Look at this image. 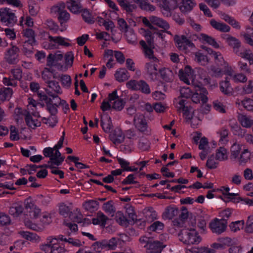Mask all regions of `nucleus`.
I'll return each mask as SVG.
<instances>
[{
  "mask_svg": "<svg viewBox=\"0 0 253 253\" xmlns=\"http://www.w3.org/2000/svg\"><path fill=\"white\" fill-rule=\"evenodd\" d=\"M204 71L199 69L198 74H195L194 70L189 65H186L183 69L179 71L178 76L181 81L187 84H192L198 85L199 84L208 85L210 82L208 79L204 76Z\"/></svg>",
  "mask_w": 253,
  "mask_h": 253,
  "instance_id": "f257e3e1",
  "label": "nucleus"
},
{
  "mask_svg": "<svg viewBox=\"0 0 253 253\" xmlns=\"http://www.w3.org/2000/svg\"><path fill=\"white\" fill-rule=\"evenodd\" d=\"M242 144L235 142L230 148L231 160L237 162L239 166L245 165L253 160V152L246 147L242 149Z\"/></svg>",
  "mask_w": 253,
  "mask_h": 253,
  "instance_id": "f03ea898",
  "label": "nucleus"
},
{
  "mask_svg": "<svg viewBox=\"0 0 253 253\" xmlns=\"http://www.w3.org/2000/svg\"><path fill=\"white\" fill-rule=\"evenodd\" d=\"M65 132H63V135L60 138L58 143L53 147H46L43 150V154L46 157L50 158L48 164L59 166L64 161V157L61 156L58 149L62 147L64 139Z\"/></svg>",
  "mask_w": 253,
  "mask_h": 253,
  "instance_id": "7ed1b4c3",
  "label": "nucleus"
},
{
  "mask_svg": "<svg viewBox=\"0 0 253 253\" xmlns=\"http://www.w3.org/2000/svg\"><path fill=\"white\" fill-rule=\"evenodd\" d=\"M126 101L118 96L117 89L109 93L108 101L104 100L100 106L103 111H106L113 109L117 111L122 110L125 107Z\"/></svg>",
  "mask_w": 253,
  "mask_h": 253,
  "instance_id": "20e7f679",
  "label": "nucleus"
},
{
  "mask_svg": "<svg viewBox=\"0 0 253 253\" xmlns=\"http://www.w3.org/2000/svg\"><path fill=\"white\" fill-rule=\"evenodd\" d=\"M120 6L126 12H132L137 8L138 4L139 7L147 11H153L155 10V7L150 3L148 0H132L135 3H132L127 0H116Z\"/></svg>",
  "mask_w": 253,
  "mask_h": 253,
  "instance_id": "39448f33",
  "label": "nucleus"
},
{
  "mask_svg": "<svg viewBox=\"0 0 253 253\" xmlns=\"http://www.w3.org/2000/svg\"><path fill=\"white\" fill-rule=\"evenodd\" d=\"M179 239L187 245H197L202 238L198 232L194 229H183L178 234Z\"/></svg>",
  "mask_w": 253,
  "mask_h": 253,
  "instance_id": "423d86ee",
  "label": "nucleus"
},
{
  "mask_svg": "<svg viewBox=\"0 0 253 253\" xmlns=\"http://www.w3.org/2000/svg\"><path fill=\"white\" fill-rule=\"evenodd\" d=\"M57 238L50 236L46 239V243L40 246V249L47 253L49 251V253H65L66 252L65 249L62 247L59 243Z\"/></svg>",
  "mask_w": 253,
  "mask_h": 253,
  "instance_id": "0eeeda50",
  "label": "nucleus"
},
{
  "mask_svg": "<svg viewBox=\"0 0 253 253\" xmlns=\"http://www.w3.org/2000/svg\"><path fill=\"white\" fill-rule=\"evenodd\" d=\"M205 84H199L198 85H194L195 87L194 91L191 97L192 101L195 103L202 102L203 104L206 103L208 100V91L203 86Z\"/></svg>",
  "mask_w": 253,
  "mask_h": 253,
  "instance_id": "6e6552de",
  "label": "nucleus"
},
{
  "mask_svg": "<svg viewBox=\"0 0 253 253\" xmlns=\"http://www.w3.org/2000/svg\"><path fill=\"white\" fill-rule=\"evenodd\" d=\"M0 20L6 26H13L17 22V17L11 9L1 8H0Z\"/></svg>",
  "mask_w": 253,
  "mask_h": 253,
  "instance_id": "1a4fd4ad",
  "label": "nucleus"
},
{
  "mask_svg": "<svg viewBox=\"0 0 253 253\" xmlns=\"http://www.w3.org/2000/svg\"><path fill=\"white\" fill-rule=\"evenodd\" d=\"M174 40L176 47L185 53H189L195 48L194 44L184 36H175Z\"/></svg>",
  "mask_w": 253,
  "mask_h": 253,
  "instance_id": "9d476101",
  "label": "nucleus"
},
{
  "mask_svg": "<svg viewBox=\"0 0 253 253\" xmlns=\"http://www.w3.org/2000/svg\"><path fill=\"white\" fill-rule=\"evenodd\" d=\"M227 221L223 219L215 218L209 224V228L213 233L220 234L225 231Z\"/></svg>",
  "mask_w": 253,
  "mask_h": 253,
  "instance_id": "9b49d317",
  "label": "nucleus"
},
{
  "mask_svg": "<svg viewBox=\"0 0 253 253\" xmlns=\"http://www.w3.org/2000/svg\"><path fill=\"white\" fill-rule=\"evenodd\" d=\"M19 48L16 45H11L4 53V59L9 64L16 63L19 60Z\"/></svg>",
  "mask_w": 253,
  "mask_h": 253,
  "instance_id": "f8f14e48",
  "label": "nucleus"
},
{
  "mask_svg": "<svg viewBox=\"0 0 253 253\" xmlns=\"http://www.w3.org/2000/svg\"><path fill=\"white\" fill-rule=\"evenodd\" d=\"M24 206L27 212L29 213L31 219H36L41 213V210L35 205L31 198H27L24 202Z\"/></svg>",
  "mask_w": 253,
  "mask_h": 253,
  "instance_id": "ddd939ff",
  "label": "nucleus"
},
{
  "mask_svg": "<svg viewBox=\"0 0 253 253\" xmlns=\"http://www.w3.org/2000/svg\"><path fill=\"white\" fill-rule=\"evenodd\" d=\"M158 5L164 14L168 15L171 10L177 8L178 1L177 0H162Z\"/></svg>",
  "mask_w": 253,
  "mask_h": 253,
  "instance_id": "4468645a",
  "label": "nucleus"
},
{
  "mask_svg": "<svg viewBox=\"0 0 253 253\" xmlns=\"http://www.w3.org/2000/svg\"><path fill=\"white\" fill-rule=\"evenodd\" d=\"M158 63L152 61V62L147 63L145 67V72L146 75L152 80L157 79L158 76Z\"/></svg>",
  "mask_w": 253,
  "mask_h": 253,
  "instance_id": "2eb2a0df",
  "label": "nucleus"
},
{
  "mask_svg": "<svg viewBox=\"0 0 253 253\" xmlns=\"http://www.w3.org/2000/svg\"><path fill=\"white\" fill-rule=\"evenodd\" d=\"M225 74L232 78V80L235 83H244L247 81V76L241 73H234V70L229 67L225 71Z\"/></svg>",
  "mask_w": 253,
  "mask_h": 253,
  "instance_id": "dca6fc26",
  "label": "nucleus"
},
{
  "mask_svg": "<svg viewBox=\"0 0 253 253\" xmlns=\"http://www.w3.org/2000/svg\"><path fill=\"white\" fill-rule=\"evenodd\" d=\"M195 112L192 108H188L183 112V115L185 119L187 120L191 121L192 125L195 127L199 124L201 121L200 116H196Z\"/></svg>",
  "mask_w": 253,
  "mask_h": 253,
  "instance_id": "f3484780",
  "label": "nucleus"
},
{
  "mask_svg": "<svg viewBox=\"0 0 253 253\" xmlns=\"http://www.w3.org/2000/svg\"><path fill=\"white\" fill-rule=\"evenodd\" d=\"M70 208L68 206L64 204H62L59 206V213L63 216L66 217L68 215L72 216V219H73L74 222L80 223L82 222V214L79 213L77 216H75L72 214L70 213Z\"/></svg>",
  "mask_w": 253,
  "mask_h": 253,
  "instance_id": "a211bd4d",
  "label": "nucleus"
},
{
  "mask_svg": "<svg viewBox=\"0 0 253 253\" xmlns=\"http://www.w3.org/2000/svg\"><path fill=\"white\" fill-rule=\"evenodd\" d=\"M135 127L140 131H145L147 129V123L144 116L142 114H136L134 119Z\"/></svg>",
  "mask_w": 253,
  "mask_h": 253,
  "instance_id": "6ab92c4d",
  "label": "nucleus"
},
{
  "mask_svg": "<svg viewBox=\"0 0 253 253\" xmlns=\"http://www.w3.org/2000/svg\"><path fill=\"white\" fill-rule=\"evenodd\" d=\"M147 253H161L165 246L159 241L151 242L150 244L145 245Z\"/></svg>",
  "mask_w": 253,
  "mask_h": 253,
  "instance_id": "aec40b11",
  "label": "nucleus"
},
{
  "mask_svg": "<svg viewBox=\"0 0 253 253\" xmlns=\"http://www.w3.org/2000/svg\"><path fill=\"white\" fill-rule=\"evenodd\" d=\"M63 58V55L60 51L54 54H49L47 58V65L49 67L56 66Z\"/></svg>",
  "mask_w": 253,
  "mask_h": 253,
  "instance_id": "412c9836",
  "label": "nucleus"
},
{
  "mask_svg": "<svg viewBox=\"0 0 253 253\" xmlns=\"http://www.w3.org/2000/svg\"><path fill=\"white\" fill-rule=\"evenodd\" d=\"M39 104L37 103L36 101L33 98H28V104L27 105V111L25 114H29L32 115L36 118H40V115L39 113L37 111V106Z\"/></svg>",
  "mask_w": 253,
  "mask_h": 253,
  "instance_id": "4be33fe9",
  "label": "nucleus"
},
{
  "mask_svg": "<svg viewBox=\"0 0 253 253\" xmlns=\"http://www.w3.org/2000/svg\"><path fill=\"white\" fill-rule=\"evenodd\" d=\"M219 243H214L211 245L210 249L214 250V253L216 250L223 249L225 246H230L232 242V239L230 238L226 237L218 239Z\"/></svg>",
  "mask_w": 253,
  "mask_h": 253,
  "instance_id": "5701e85b",
  "label": "nucleus"
},
{
  "mask_svg": "<svg viewBox=\"0 0 253 253\" xmlns=\"http://www.w3.org/2000/svg\"><path fill=\"white\" fill-rule=\"evenodd\" d=\"M222 38L228 45L233 48L234 51L236 54H238L239 47L240 46V42L239 40L229 35H224L222 36Z\"/></svg>",
  "mask_w": 253,
  "mask_h": 253,
  "instance_id": "b1692460",
  "label": "nucleus"
},
{
  "mask_svg": "<svg viewBox=\"0 0 253 253\" xmlns=\"http://www.w3.org/2000/svg\"><path fill=\"white\" fill-rule=\"evenodd\" d=\"M216 160L219 162H224L228 159V150L224 147H220L217 148L214 155Z\"/></svg>",
  "mask_w": 253,
  "mask_h": 253,
  "instance_id": "393cba45",
  "label": "nucleus"
},
{
  "mask_svg": "<svg viewBox=\"0 0 253 253\" xmlns=\"http://www.w3.org/2000/svg\"><path fill=\"white\" fill-rule=\"evenodd\" d=\"M117 241L115 238H113L109 240H103L97 244V246L103 249H107L108 250H115L117 247Z\"/></svg>",
  "mask_w": 253,
  "mask_h": 253,
  "instance_id": "a878e982",
  "label": "nucleus"
},
{
  "mask_svg": "<svg viewBox=\"0 0 253 253\" xmlns=\"http://www.w3.org/2000/svg\"><path fill=\"white\" fill-rule=\"evenodd\" d=\"M25 121L27 126L32 129H35L41 125V122L37 118H33L31 115L25 114Z\"/></svg>",
  "mask_w": 253,
  "mask_h": 253,
  "instance_id": "bb28decb",
  "label": "nucleus"
},
{
  "mask_svg": "<svg viewBox=\"0 0 253 253\" xmlns=\"http://www.w3.org/2000/svg\"><path fill=\"white\" fill-rule=\"evenodd\" d=\"M114 77L118 82L121 83L127 80L129 78V75L126 69L120 68L115 72Z\"/></svg>",
  "mask_w": 253,
  "mask_h": 253,
  "instance_id": "cd10ccee",
  "label": "nucleus"
},
{
  "mask_svg": "<svg viewBox=\"0 0 253 253\" xmlns=\"http://www.w3.org/2000/svg\"><path fill=\"white\" fill-rule=\"evenodd\" d=\"M202 48L206 50L209 54L212 55L217 63L219 62V64L224 65L225 67L227 66V63L224 61L220 53L213 51L211 48H207L204 46H202Z\"/></svg>",
  "mask_w": 253,
  "mask_h": 253,
  "instance_id": "c85d7f7f",
  "label": "nucleus"
},
{
  "mask_svg": "<svg viewBox=\"0 0 253 253\" xmlns=\"http://www.w3.org/2000/svg\"><path fill=\"white\" fill-rule=\"evenodd\" d=\"M150 21L152 25H155L165 30L169 28V24L163 19L155 16H150Z\"/></svg>",
  "mask_w": 253,
  "mask_h": 253,
  "instance_id": "c756f323",
  "label": "nucleus"
},
{
  "mask_svg": "<svg viewBox=\"0 0 253 253\" xmlns=\"http://www.w3.org/2000/svg\"><path fill=\"white\" fill-rule=\"evenodd\" d=\"M49 42L43 44V46L46 49H54L58 48V36L48 37Z\"/></svg>",
  "mask_w": 253,
  "mask_h": 253,
  "instance_id": "7c9ffc66",
  "label": "nucleus"
},
{
  "mask_svg": "<svg viewBox=\"0 0 253 253\" xmlns=\"http://www.w3.org/2000/svg\"><path fill=\"white\" fill-rule=\"evenodd\" d=\"M238 120L244 127L250 128L253 125V120L251 117L243 114L238 115Z\"/></svg>",
  "mask_w": 253,
  "mask_h": 253,
  "instance_id": "2f4dec72",
  "label": "nucleus"
},
{
  "mask_svg": "<svg viewBox=\"0 0 253 253\" xmlns=\"http://www.w3.org/2000/svg\"><path fill=\"white\" fill-rule=\"evenodd\" d=\"M67 8L71 13L75 14L80 13L83 10L82 4L76 1L68 2Z\"/></svg>",
  "mask_w": 253,
  "mask_h": 253,
  "instance_id": "473e14b6",
  "label": "nucleus"
},
{
  "mask_svg": "<svg viewBox=\"0 0 253 253\" xmlns=\"http://www.w3.org/2000/svg\"><path fill=\"white\" fill-rule=\"evenodd\" d=\"M196 4L194 0H182L179 8L182 12H186L191 11Z\"/></svg>",
  "mask_w": 253,
  "mask_h": 253,
  "instance_id": "72a5a7b5",
  "label": "nucleus"
},
{
  "mask_svg": "<svg viewBox=\"0 0 253 253\" xmlns=\"http://www.w3.org/2000/svg\"><path fill=\"white\" fill-rule=\"evenodd\" d=\"M210 24L213 28L222 32H228L230 30V28L229 26L224 23L217 22L214 19H211L210 21Z\"/></svg>",
  "mask_w": 253,
  "mask_h": 253,
  "instance_id": "f704fd0d",
  "label": "nucleus"
},
{
  "mask_svg": "<svg viewBox=\"0 0 253 253\" xmlns=\"http://www.w3.org/2000/svg\"><path fill=\"white\" fill-rule=\"evenodd\" d=\"M65 7L64 2H59L50 8V13L53 16H57L65 10Z\"/></svg>",
  "mask_w": 253,
  "mask_h": 253,
  "instance_id": "c9c22d12",
  "label": "nucleus"
},
{
  "mask_svg": "<svg viewBox=\"0 0 253 253\" xmlns=\"http://www.w3.org/2000/svg\"><path fill=\"white\" fill-rule=\"evenodd\" d=\"M23 35L24 37L28 39V40L25 42V45L30 44L32 46L35 44V35L34 31L32 29H28L23 31Z\"/></svg>",
  "mask_w": 253,
  "mask_h": 253,
  "instance_id": "e433bc0d",
  "label": "nucleus"
},
{
  "mask_svg": "<svg viewBox=\"0 0 253 253\" xmlns=\"http://www.w3.org/2000/svg\"><path fill=\"white\" fill-rule=\"evenodd\" d=\"M110 139L115 144L120 143L124 139V135L122 130L117 129L111 134Z\"/></svg>",
  "mask_w": 253,
  "mask_h": 253,
  "instance_id": "4c0bfd02",
  "label": "nucleus"
},
{
  "mask_svg": "<svg viewBox=\"0 0 253 253\" xmlns=\"http://www.w3.org/2000/svg\"><path fill=\"white\" fill-rule=\"evenodd\" d=\"M217 190L221 192L224 195V198L226 199H224L223 200L226 202L232 200L234 196L238 195V194L230 193V188L229 187L223 186Z\"/></svg>",
  "mask_w": 253,
  "mask_h": 253,
  "instance_id": "58836bf2",
  "label": "nucleus"
},
{
  "mask_svg": "<svg viewBox=\"0 0 253 253\" xmlns=\"http://www.w3.org/2000/svg\"><path fill=\"white\" fill-rule=\"evenodd\" d=\"M198 38L203 42H205L211 45L213 47L218 48L219 47L218 43L215 41V39L212 37L209 36L207 35L204 34H201Z\"/></svg>",
  "mask_w": 253,
  "mask_h": 253,
  "instance_id": "ea45409f",
  "label": "nucleus"
},
{
  "mask_svg": "<svg viewBox=\"0 0 253 253\" xmlns=\"http://www.w3.org/2000/svg\"><path fill=\"white\" fill-rule=\"evenodd\" d=\"M108 218L102 212H98L95 218L92 219V222L94 225H100L105 226Z\"/></svg>",
  "mask_w": 253,
  "mask_h": 253,
  "instance_id": "a19ab883",
  "label": "nucleus"
},
{
  "mask_svg": "<svg viewBox=\"0 0 253 253\" xmlns=\"http://www.w3.org/2000/svg\"><path fill=\"white\" fill-rule=\"evenodd\" d=\"M244 225L245 220H241L231 222L229 225V227L232 232H237L244 228Z\"/></svg>",
  "mask_w": 253,
  "mask_h": 253,
  "instance_id": "79ce46f5",
  "label": "nucleus"
},
{
  "mask_svg": "<svg viewBox=\"0 0 253 253\" xmlns=\"http://www.w3.org/2000/svg\"><path fill=\"white\" fill-rule=\"evenodd\" d=\"M101 126L105 132L110 131L112 127V123L111 118L109 116L105 115L101 117Z\"/></svg>",
  "mask_w": 253,
  "mask_h": 253,
  "instance_id": "37998d69",
  "label": "nucleus"
},
{
  "mask_svg": "<svg viewBox=\"0 0 253 253\" xmlns=\"http://www.w3.org/2000/svg\"><path fill=\"white\" fill-rule=\"evenodd\" d=\"M97 21L100 25H103L107 31H112L115 28V25L113 22L110 20H104L102 17L98 16L97 18Z\"/></svg>",
  "mask_w": 253,
  "mask_h": 253,
  "instance_id": "c03bdc74",
  "label": "nucleus"
},
{
  "mask_svg": "<svg viewBox=\"0 0 253 253\" xmlns=\"http://www.w3.org/2000/svg\"><path fill=\"white\" fill-rule=\"evenodd\" d=\"M20 234L23 238L33 242H37L40 241V237L33 233L28 231H21Z\"/></svg>",
  "mask_w": 253,
  "mask_h": 253,
  "instance_id": "a18cd8bd",
  "label": "nucleus"
},
{
  "mask_svg": "<svg viewBox=\"0 0 253 253\" xmlns=\"http://www.w3.org/2000/svg\"><path fill=\"white\" fill-rule=\"evenodd\" d=\"M244 231L247 234H253V214L249 215L245 221Z\"/></svg>",
  "mask_w": 253,
  "mask_h": 253,
  "instance_id": "49530a36",
  "label": "nucleus"
},
{
  "mask_svg": "<svg viewBox=\"0 0 253 253\" xmlns=\"http://www.w3.org/2000/svg\"><path fill=\"white\" fill-rule=\"evenodd\" d=\"M13 94L12 89L9 87H4L0 89V100H9Z\"/></svg>",
  "mask_w": 253,
  "mask_h": 253,
  "instance_id": "de8ad7c7",
  "label": "nucleus"
},
{
  "mask_svg": "<svg viewBox=\"0 0 253 253\" xmlns=\"http://www.w3.org/2000/svg\"><path fill=\"white\" fill-rule=\"evenodd\" d=\"M186 253H214V250L210 249L209 248L206 247H193L187 250Z\"/></svg>",
  "mask_w": 253,
  "mask_h": 253,
  "instance_id": "09e8293b",
  "label": "nucleus"
},
{
  "mask_svg": "<svg viewBox=\"0 0 253 253\" xmlns=\"http://www.w3.org/2000/svg\"><path fill=\"white\" fill-rule=\"evenodd\" d=\"M220 88L221 91L225 94L230 95L232 94L233 89L228 81L226 80L222 82L220 84Z\"/></svg>",
  "mask_w": 253,
  "mask_h": 253,
  "instance_id": "8fccbe9b",
  "label": "nucleus"
},
{
  "mask_svg": "<svg viewBox=\"0 0 253 253\" xmlns=\"http://www.w3.org/2000/svg\"><path fill=\"white\" fill-rule=\"evenodd\" d=\"M231 127L234 135H238L241 137H245L247 131L239 126L236 123L231 125Z\"/></svg>",
  "mask_w": 253,
  "mask_h": 253,
  "instance_id": "3c124183",
  "label": "nucleus"
},
{
  "mask_svg": "<svg viewBox=\"0 0 253 253\" xmlns=\"http://www.w3.org/2000/svg\"><path fill=\"white\" fill-rule=\"evenodd\" d=\"M231 246L229 249V253H245L246 249L244 247L241 245H236L235 242L232 240L231 244L229 246Z\"/></svg>",
  "mask_w": 253,
  "mask_h": 253,
  "instance_id": "603ef678",
  "label": "nucleus"
},
{
  "mask_svg": "<svg viewBox=\"0 0 253 253\" xmlns=\"http://www.w3.org/2000/svg\"><path fill=\"white\" fill-rule=\"evenodd\" d=\"M195 61L202 65H207L209 60L207 56L204 55L200 51H198L195 53Z\"/></svg>",
  "mask_w": 253,
  "mask_h": 253,
  "instance_id": "864d4df0",
  "label": "nucleus"
},
{
  "mask_svg": "<svg viewBox=\"0 0 253 253\" xmlns=\"http://www.w3.org/2000/svg\"><path fill=\"white\" fill-rule=\"evenodd\" d=\"M253 92V79L250 80L247 83L243 86L241 93L242 94H249Z\"/></svg>",
  "mask_w": 253,
  "mask_h": 253,
  "instance_id": "5fc2aeb1",
  "label": "nucleus"
},
{
  "mask_svg": "<svg viewBox=\"0 0 253 253\" xmlns=\"http://www.w3.org/2000/svg\"><path fill=\"white\" fill-rule=\"evenodd\" d=\"M59 239L61 241L68 242L69 244H71L72 246L77 247H81L83 244V242H82L81 241L77 239H74L72 238H69L68 239H67L64 238V236L62 235L59 236Z\"/></svg>",
  "mask_w": 253,
  "mask_h": 253,
  "instance_id": "6e6d98bb",
  "label": "nucleus"
},
{
  "mask_svg": "<svg viewBox=\"0 0 253 253\" xmlns=\"http://www.w3.org/2000/svg\"><path fill=\"white\" fill-rule=\"evenodd\" d=\"M82 13V16L84 20L89 24H92L94 23V18L91 13L87 9H83Z\"/></svg>",
  "mask_w": 253,
  "mask_h": 253,
  "instance_id": "4d7b16f0",
  "label": "nucleus"
},
{
  "mask_svg": "<svg viewBox=\"0 0 253 253\" xmlns=\"http://www.w3.org/2000/svg\"><path fill=\"white\" fill-rule=\"evenodd\" d=\"M237 54L247 60L250 64H253V54L250 50H244L243 52L238 51V54Z\"/></svg>",
  "mask_w": 253,
  "mask_h": 253,
  "instance_id": "13d9d810",
  "label": "nucleus"
},
{
  "mask_svg": "<svg viewBox=\"0 0 253 253\" xmlns=\"http://www.w3.org/2000/svg\"><path fill=\"white\" fill-rule=\"evenodd\" d=\"M70 19V14L67 11H63L60 14L57 16V19L59 21L60 25L63 26V25L68 22Z\"/></svg>",
  "mask_w": 253,
  "mask_h": 253,
  "instance_id": "bf43d9fd",
  "label": "nucleus"
},
{
  "mask_svg": "<svg viewBox=\"0 0 253 253\" xmlns=\"http://www.w3.org/2000/svg\"><path fill=\"white\" fill-rule=\"evenodd\" d=\"M174 104L177 110L180 112H183L188 107L185 106V100L181 97L175 99Z\"/></svg>",
  "mask_w": 253,
  "mask_h": 253,
  "instance_id": "052dcab7",
  "label": "nucleus"
},
{
  "mask_svg": "<svg viewBox=\"0 0 253 253\" xmlns=\"http://www.w3.org/2000/svg\"><path fill=\"white\" fill-rule=\"evenodd\" d=\"M42 79L46 83L51 82V79L52 78H55L53 72L47 68H45L44 69L42 72Z\"/></svg>",
  "mask_w": 253,
  "mask_h": 253,
  "instance_id": "680f3d73",
  "label": "nucleus"
},
{
  "mask_svg": "<svg viewBox=\"0 0 253 253\" xmlns=\"http://www.w3.org/2000/svg\"><path fill=\"white\" fill-rule=\"evenodd\" d=\"M9 138L12 141H17L20 139V136L18 129L14 126H11L9 128Z\"/></svg>",
  "mask_w": 253,
  "mask_h": 253,
  "instance_id": "e2e57ef3",
  "label": "nucleus"
},
{
  "mask_svg": "<svg viewBox=\"0 0 253 253\" xmlns=\"http://www.w3.org/2000/svg\"><path fill=\"white\" fill-rule=\"evenodd\" d=\"M138 90H140L141 92L146 94H150L151 92V89L149 85L146 82L143 80L139 81Z\"/></svg>",
  "mask_w": 253,
  "mask_h": 253,
  "instance_id": "0e129e2a",
  "label": "nucleus"
},
{
  "mask_svg": "<svg viewBox=\"0 0 253 253\" xmlns=\"http://www.w3.org/2000/svg\"><path fill=\"white\" fill-rule=\"evenodd\" d=\"M126 37L129 43L135 44L137 43V37L132 30H128L126 32Z\"/></svg>",
  "mask_w": 253,
  "mask_h": 253,
  "instance_id": "69168bd1",
  "label": "nucleus"
},
{
  "mask_svg": "<svg viewBox=\"0 0 253 253\" xmlns=\"http://www.w3.org/2000/svg\"><path fill=\"white\" fill-rule=\"evenodd\" d=\"M250 35L253 36V29L252 28H247V33L242 34L246 42L250 45L253 46V39L251 38Z\"/></svg>",
  "mask_w": 253,
  "mask_h": 253,
  "instance_id": "338daca9",
  "label": "nucleus"
},
{
  "mask_svg": "<svg viewBox=\"0 0 253 253\" xmlns=\"http://www.w3.org/2000/svg\"><path fill=\"white\" fill-rule=\"evenodd\" d=\"M244 108L250 111H253V99L246 97L242 101Z\"/></svg>",
  "mask_w": 253,
  "mask_h": 253,
  "instance_id": "774afa93",
  "label": "nucleus"
}]
</instances>
